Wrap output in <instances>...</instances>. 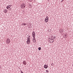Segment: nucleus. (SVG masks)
<instances>
[{
	"label": "nucleus",
	"instance_id": "nucleus-1",
	"mask_svg": "<svg viewBox=\"0 0 73 73\" xmlns=\"http://www.w3.org/2000/svg\"><path fill=\"white\" fill-rule=\"evenodd\" d=\"M56 38V36H51L50 37V39L51 40H54Z\"/></svg>",
	"mask_w": 73,
	"mask_h": 73
},
{
	"label": "nucleus",
	"instance_id": "nucleus-2",
	"mask_svg": "<svg viewBox=\"0 0 73 73\" xmlns=\"http://www.w3.org/2000/svg\"><path fill=\"white\" fill-rule=\"evenodd\" d=\"M25 7V5L24 4H22L21 5V8H24Z\"/></svg>",
	"mask_w": 73,
	"mask_h": 73
},
{
	"label": "nucleus",
	"instance_id": "nucleus-3",
	"mask_svg": "<svg viewBox=\"0 0 73 73\" xmlns=\"http://www.w3.org/2000/svg\"><path fill=\"white\" fill-rule=\"evenodd\" d=\"M32 35H33V37L34 38H35V35H36V34H35V31H33V32Z\"/></svg>",
	"mask_w": 73,
	"mask_h": 73
},
{
	"label": "nucleus",
	"instance_id": "nucleus-4",
	"mask_svg": "<svg viewBox=\"0 0 73 73\" xmlns=\"http://www.w3.org/2000/svg\"><path fill=\"white\" fill-rule=\"evenodd\" d=\"M6 43L7 44H9L10 43V39H9L8 38L7 39Z\"/></svg>",
	"mask_w": 73,
	"mask_h": 73
},
{
	"label": "nucleus",
	"instance_id": "nucleus-5",
	"mask_svg": "<svg viewBox=\"0 0 73 73\" xmlns=\"http://www.w3.org/2000/svg\"><path fill=\"white\" fill-rule=\"evenodd\" d=\"M11 7H12V5H9V6L7 7L6 8H7V9H9V8H11Z\"/></svg>",
	"mask_w": 73,
	"mask_h": 73
},
{
	"label": "nucleus",
	"instance_id": "nucleus-6",
	"mask_svg": "<svg viewBox=\"0 0 73 73\" xmlns=\"http://www.w3.org/2000/svg\"><path fill=\"white\" fill-rule=\"evenodd\" d=\"M23 64H24V65H27V62H26V61H25V60L23 62Z\"/></svg>",
	"mask_w": 73,
	"mask_h": 73
},
{
	"label": "nucleus",
	"instance_id": "nucleus-7",
	"mask_svg": "<svg viewBox=\"0 0 73 73\" xmlns=\"http://www.w3.org/2000/svg\"><path fill=\"white\" fill-rule=\"evenodd\" d=\"M33 41L34 43L36 42V39H35V38H33Z\"/></svg>",
	"mask_w": 73,
	"mask_h": 73
},
{
	"label": "nucleus",
	"instance_id": "nucleus-8",
	"mask_svg": "<svg viewBox=\"0 0 73 73\" xmlns=\"http://www.w3.org/2000/svg\"><path fill=\"white\" fill-rule=\"evenodd\" d=\"M48 19H49V18L48 16H46V18L45 19L44 21H46V20H48Z\"/></svg>",
	"mask_w": 73,
	"mask_h": 73
},
{
	"label": "nucleus",
	"instance_id": "nucleus-9",
	"mask_svg": "<svg viewBox=\"0 0 73 73\" xmlns=\"http://www.w3.org/2000/svg\"><path fill=\"white\" fill-rule=\"evenodd\" d=\"M48 66L46 65H44V67L45 68V69H47V68H48Z\"/></svg>",
	"mask_w": 73,
	"mask_h": 73
},
{
	"label": "nucleus",
	"instance_id": "nucleus-10",
	"mask_svg": "<svg viewBox=\"0 0 73 73\" xmlns=\"http://www.w3.org/2000/svg\"><path fill=\"white\" fill-rule=\"evenodd\" d=\"M27 44H30L31 41H30V40H27Z\"/></svg>",
	"mask_w": 73,
	"mask_h": 73
},
{
	"label": "nucleus",
	"instance_id": "nucleus-11",
	"mask_svg": "<svg viewBox=\"0 0 73 73\" xmlns=\"http://www.w3.org/2000/svg\"><path fill=\"white\" fill-rule=\"evenodd\" d=\"M60 32H61L62 33H63V32H64V29H62L60 30Z\"/></svg>",
	"mask_w": 73,
	"mask_h": 73
},
{
	"label": "nucleus",
	"instance_id": "nucleus-12",
	"mask_svg": "<svg viewBox=\"0 0 73 73\" xmlns=\"http://www.w3.org/2000/svg\"><path fill=\"white\" fill-rule=\"evenodd\" d=\"M64 36H65V37H67L68 36V34H64Z\"/></svg>",
	"mask_w": 73,
	"mask_h": 73
},
{
	"label": "nucleus",
	"instance_id": "nucleus-13",
	"mask_svg": "<svg viewBox=\"0 0 73 73\" xmlns=\"http://www.w3.org/2000/svg\"><path fill=\"white\" fill-rule=\"evenodd\" d=\"M51 40V39H49V38L48 39V41H50V43H52V41H50V40Z\"/></svg>",
	"mask_w": 73,
	"mask_h": 73
},
{
	"label": "nucleus",
	"instance_id": "nucleus-14",
	"mask_svg": "<svg viewBox=\"0 0 73 73\" xmlns=\"http://www.w3.org/2000/svg\"><path fill=\"white\" fill-rule=\"evenodd\" d=\"M7 10H6V9H5L4 11V12L5 13H7Z\"/></svg>",
	"mask_w": 73,
	"mask_h": 73
},
{
	"label": "nucleus",
	"instance_id": "nucleus-15",
	"mask_svg": "<svg viewBox=\"0 0 73 73\" xmlns=\"http://www.w3.org/2000/svg\"><path fill=\"white\" fill-rule=\"evenodd\" d=\"M38 49L39 50H40L41 49V47H39L38 48Z\"/></svg>",
	"mask_w": 73,
	"mask_h": 73
},
{
	"label": "nucleus",
	"instance_id": "nucleus-16",
	"mask_svg": "<svg viewBox=\"0 0 73 73\" xmlns=\"http://www.w3.org/2000/svg\"><path fill=\"white\" fill-rule=\"evenodd\" d=\"M22 25H27V24H26V23H23L22 24Z\"/></svg>",
	"mask_w": 73,
	"mask_h": 73
},
{
	"label": "nucleus",
	"instance_id": "nucleus-17",
	"mask_svg": "<svg viewBox=\"0 0 73 73\" xmlns=\"http://www.w3.org/2000/svg\"><path fill=\"white\" fill-rule=\"evenodd\" d=\"M46 72L47 73H49V71L47 70H46Z\"/></svg>",
	"mask_w": 73,
	"mask_h": 73
},
{
	"label": "nucleus",
	"instance_id": "nucleus-18",
	"mask_svg": "<svg viewBox=\"0 0 73 73\" xmlns=\"http://www.w3.org/2000/svg\"><path fill=\"white\" fill-rule=\"evenodd\" d=\"M28 36V38H30V36H27V37Z\"/></svg>",
	"mask_w": 73,
	"mask_h": 73
},
{
	"label": "nucleus",
	"instance_id": "nucleus-19",
	"mask_svg": "<svg viewBox=\"0 0 73 73\" xmlns=\"http://www.w3.org/2000/svg\"><path fill=\"white\" fill-rule=\"evenodd\" d=\"M27 40H29V41H30V38H27Z\"/></svg>",
	"mask_w": 73,
	"mask_h": 73
},
{
	"label": "nucleus",
	"instance_id": "nucleus-20",
	"mask_svg": "<svg viewBox=\"0 0 73 73\" xmlns=\"http://www.w3.org/2000/svg\"><path fill=\"white\" fill-rule=\"evenodd\" d=\"M9 9V11H11V8L10 7Z\"/></svg>",
	"mask_w": 73,
	"mask_h": 73
},
{
	"label": "nucleus",
	"instance_id": "nucleus-21",
	"mask_svg": "<svg viewBox=\"0 0 73 73\" xmlns=\"http://www.w3.org/2000/svg\"><path fill=\"white\" fill-rule=\"evenodd\" d=\"M64 1V0H62L61 1V3H62V2H63V1Z\"/></svg>",
	"mask_w": 73,
	"mask_h": 73
},
{
	"label": "nucleus",
	"instance_id": "nucleus-22",
	"mask_svg": "<svg viewBox=\"0 0 73 73\" xmlns=\"http://www.w3.org/2000/svg\"><path fill=\"white\" fill-rule=\"evenodd\" d=\"M48 20L46 21H46L45 22V23H48Z\"/></svg>",
	"mask_w": 73,
	"mask_h": 73
},
{
	"label": "nucleus",
	"instance_id": "nucleus-23",
	"mask_svg": "<svg viewBox=\"0 0 73 73\" xmlns=\"http://www.w3.org/2000/svg\"><path fill=\"white\" fill-rule=\"evenodd\" d=\"M21 73H23V72L21 71Z\"/></svg>",
	"mask_w": 73,
	"mask_h": 73
},
{
	"label": "nucleus",
	"instance_id": "nucleus-24",
	"mask_svg": "<svg viewBox=\"0 0 73 73\" xmlns=\"http://www.w3.org/2000/svg\"><path fill=\"white\" fill-rule=\"evenodd\" d=\"M54 42V41H52V42H51V43H52V42Z\"/></svg>",
	"mask_w": 73,
	"mask_h": 73
},
{
	"label": "nucleus",
	"instance_id": "nucleus-25",
	"mask_svg": "<svg viewBox=\"0 0 73 73\" xmlns=\"http://www.w3.org/2000/svg\"><path fill=\"white\" fill-rule=\"evenodd\" d=\"M30 6H31V7H32V6H31V5H30Z\"/></svg>",
	"mask_w": 73,
	"mask_h": 73
},
{
	"label": "nucleus",
	"instance_id": "nucleus-26",
	"mask_svg": "<svg viewBox=\"0 0 73 73\" xmlns=\"http://www.w3.org/2000/svg\"><path fill=\"white\" fill-rule=\"evenodd\" d=\"M30 0V1H32V0Z\"/></svg>",
	"mask_w": 73,
	"mask_h": 73
},
{
	"label": "nucleus",
	"instance_id": "nucleus-27",
	"mask_svg": "<svg viewBox=\"0 0 73 73\" xmlns=\"http://www.w3.org/2000/svg\"><path fill=\"white\" fill-rule=\"evenodd\" d=\"M49 0H48V1H49Z\"/></svg>",
	"mask_w": 73,
	"mask_h": 73
},
{
	"label": "nucleus",
	"instance_id": "nucleus-28",
	"mask_svg": "<svg viewBox=\"0 0 73 73\" xmlns=\"http://www.w3.org/2000/svg\"><path fill=\"white\" fill-rule=\"evenodd\" d=\"M50 41H51V40H50Z\"/></svg>",
	"mask_w": 73,
	"mask_h": 73
},
{
	"label": "nucleus",
	"instance_id": "nucleus-29",
	"mask_svg": "<svg viewBox=\"0 0 73 73\" xmlns=\"http://www.w3.org/2000/svg\"><path fill=\"white\" fill-rule=\"evenodd\" d=\"M72 66H73V65H72Z\"/></svg>",
	"mask_w": 73,
	"mask_h": 73
}]
</instances>
